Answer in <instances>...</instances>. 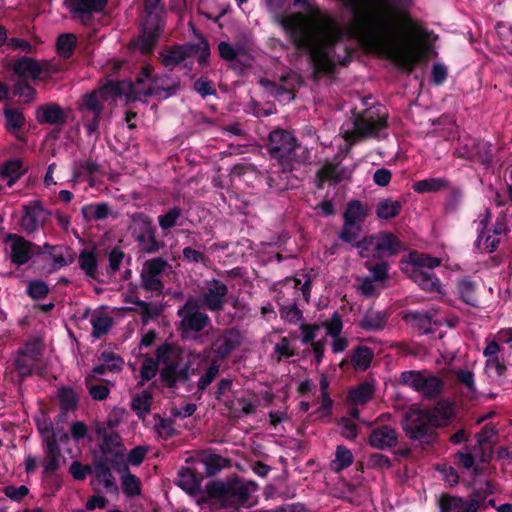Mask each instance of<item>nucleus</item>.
<instances>
[{
    "instance_id": "6",
    "label": "nucleus",
    "mask_w": 512,
    "mask_h": 512,
    "mask_svg": "<svg viewBox=\"0 0 512 512\" xmlns=\"http://www.w3.org/2000/svg\"><path fill=\"white\" fill-rule=\"evenodd\" d=\"M354 130L345 135L347 141H357L362 138H376L379 132L388 127V113L386 108L375 103L362 112L352 109Z\"/></svg>"
},
{
    "instance_id": "13",
    "label": "nucleus",
    "mask_w": 512,
    "mask_h": 512,
    "mask_svg": "<svg viewBox=\"0 0 512 512\" xmlns=\"http://www.w3.org/2000/svg\"><path fill=\"white\" fill-rule=\"evenodd\" d=\"M4 242L10 243V261L16 266L27 264L34 256L44 253L42 246L26 240L22 235L7 233Z\"/></svg>"
},
{
    "instance_id": "38",
    "label": "nucleus",
    "mask_w": 512,
    "mask_h": 512,
    "mask_svg": "<svg viewBox=\"0 0 512 512\" xmlns=\"http://www.w3.org/2000/svg\"><path fill=\"white\" fill-rule=\"evenodd\" d=\"M78 38L73 33H62L56 39V52L64 60L71 58L75 52Z\"/></svg>"
},
{
    "instance_id": "10",
    "label": "nucleus",
    "mask_w": 512,
    "mask_h": 512,
    "mask_svg": "<svg viewBox=\"0 0 512 512\" xmlns=\"http://www.w3.org/2000/svg\"><path fill=\"white\" fill-rule=\"evenodd\" d=\"M399 383L420 393L425 399H435L443 389V380L436 375H425L421 371L408 370L400 374Z\"/></svg>"
},
{
    "instance_id": "37",
    "label": "nucleus",
    "mask_w": 512,
    "mask_h": 512,
    "mask_svg": "<svg viewBox=\"0 0 512 512\" xmlns=\"http://www.w3.org/2000/svg\"><path fill=\"white\" fill-rule=\"evenodd\" d=\"M374 394V386L369 382H362L349 389L347 400L355 405H362L370 401Z\"/></svg>"
},
{
    "instance_id": "27",
    "label": "nucleus",
    "mask_w": 512,
    "mask_h": 512,
    "mask_svg": "<svg viewBox=\"0 0 512 512\" xmlns=\"http://www.w3.org/2000/svg\"><path fill=\"white\" fill-rule=\"evenodd\" d=\"M342 160L343 157L338 153L332 161L326 160L319 169L322 177L327 179L330 185H337L347 177V169L341 165Z\"/></svg>"
},
{
    "instance_id": "49",
    "label": "nucleus",
    "mask_w": 512,
    "mask_h": 512,
    "mask_svg": "<svg viewBox=\"0 0 512 512\" xmlns=\"http://www.w3.org/2000/svg\"><path fill=\"white\" fill-rule=\"evenodd\" d=\"M206 476H214L226 465V459L217 454H208L202 459Z\"/></svg>"
},
{
    "instance_id": "61",
    "label": "nucleus",
    "mask_w": 512,
    "mask_h": 512,
    "mask_svg": "<svg viewBox=\"0 0 512 512\" xmlns=\"http://www.w3.org/2000/svg\"><path fill=\"white\" fill-rule=\"evenodd\" d=\"M25 170L23 169L22 162L19 159L7 161L2 168V175L10 178L12 181L19 179Z\"/></svg>"
},
{
    "instance_id": "51",
    "label": "nucleus",
    "mask_w": 512,
    "mask_h": 512,
    "mask_svg": "<svg viewBox=\"0 0 512 512\" xmlns=\"http://www.w3.org/2000/svg\"><path fill=\"white\" fill-rule=\"evenodd\" d=\"M152 394L148 390L142 391L132 399L131 408L138 416L147 414L151 408Z\"/></svg>"
},
{
    "instance_id": "34",
    "label": "nucleus",
    "mask_w": 512,
    "mask_h": 512,
    "mask_svg": "<svg viewBox=\"0 0 512 512\" xmlns=\"http://www.w3.org/2000/svg\"><path fill=\"white\" fill-rule=\"evenodd\" d=\"M403 202L391 198L381 199L376 205V216L381 220L396 218L402 211Z\"/></svg>"
},
{
    "instance_id": "47",
    "label": "nucleus",
    "mask_w": 512,
    "mask_h": 512,
    "mask_svg": "<svg viewBox=\"0 0 512 512\" xmlns=\"http://www.w3.org/2000/svg\"><path fill=\"white\" fill-rule=\"evenodd\" d=\"M182 216V209L179 206H173L169 208L164 214L158 216L159 227L163 231H168L176 225H182L178 223V220Z\"/></svg>"
},
{
    "instance_id": "7",
    "label": "nucleus",
    "mask_w": 512,
    "mask_h": 512,
    "mask_svg": "<svg viewBox=\"0 0 512 512\" xmlns=\"http://www.w3.org/2000/svg\"><path fill=\"white\" fill-rule=\"evenodd\" d=\"M180 318L177 331L183 340H196L200 332L210 325L208 314L200 311L196 299H188L177 311Z\"/></svg>"
},
{
    "instance_id": "45",
    "label": "nucleus",
    "mask_w": 512,
    "mask_h": 512,
    "mask_svg": "<svg viewBox=\"0 0 512 512\" xmlns=\"http://www.w3.org/2000/svg\"><path fill=\"white\" fill-rule=\"evenodd\" d=\"M5 127L8 131H18L25 124V117L22 111L12 107H4Z\"/></svg>"
},
{
    "instance_id": "21",
    "label": "nucleus",
    "mask_w": 512,
    "mask_h": 512,
    "mask_svg": "<svg viewBox=\"0 0 512 512\" xmlns=\"http://www.w3.org/2000/svg\"><path fill=\"white\" fill-rule=\"evenodd\" d=\"M242 343V336L238 329H225L218 338L212 343V349L215 355L221 359H226Z\"/></svg>"
},
{
    "instance_id": "35",
    "label": "nucleus",
    "mask_w": 512,
    "mask_h": 512,
    "mask_svg": "<svg viewBox=\"0 0 512 512\" xmlns=\"http://www.w3.org/2000/svg\"><path fill=\"white\" fill-rule=\"evenodd\" d=\"M59 408L62 414L74 411L78 407L79 398L71 386H60L57 389Z\"/></svg>"
},
{
    "instance_id": "2",
    "label": "nucleus",
    "mask_w": 512,
    "mask_h": 512,
    "mask_svg": "<svg viewBox=\"0 0 512 512\" xmlns=\"http://www.w3.org/2000/svg\"><path fill=\"white\" fill-rule=\"evenodd\" d=\"M453 416V404L442 400L429 409L410 408L402 418L401 427L411 440H433L437 437L436 428L448 425Z\"/></svg>"
},
{
    "instance_id": "3",
    "label": "nucleus",
    "mask_w": 512,
    "mask_h": 512,
    "mask_svg": "<svg viewBox=\"0 0 512 512\" xmlns=\"http://www.w3.org/2000/svg\"><path fill=\"white\" fill-rule=\"evenodd\" d=\"M253 481H243L238 478L223 481H212L206 485L208 498L219 503L222 508L237 510L240 507L253 505L251 495L257 491Z\"/></svg>"
},
{
    "instance_id": "43",
    "label": "nucleus",
    "mask_w": 512,
    "mask_h": 512,
    "mask_svg": "<svg viewBox=\"0 0 512 512\" xmlns=\"http://www.w3.org/2000/svg\"><path fill=\"white\" fill-rule=\"evenodd\" d=\"M460 298L466 304L475 306L477 302V283L468 278L461 279L457 284Z\"/></svg>"
},
{
    "instance_id": "52",
    "label": "nucleus",
    "mask_w": 512,
    "mask_h": 512,
    "mask_svg": "<svg viewBox=\"0 0 512 512\" xmlns=\"http://www.w3.org/2000/svg\"><path fill=\"white\" fill-rule=\"evenodd\" d=\"M218 53L221 59L230 62L229 68L236 70L239 60L237 59L238 50L235 49L229 42L221 41L218 44Z\"/></svg>"
},
{
    "instance_id": "24",
    "label": "nucleus",
    "mask_w": 512,
    "mask_h": 512,
    "mask_svg": "<svg viewBox=\"0 0 512 512\" xmlns=\"http://www.w3.org/2000/svg\"><path fill=\"white\" fill-rule=\"evenodd\" d=\"M35 119L40 125L63 126L67 123V114L58 103L49 102L36 108Z\"/></svg>"
},
{
    "instance_id": "19",
    "label": "nucleus",
    "mask_w": 512,
    "mask_h": 512,
    "mask_svg": "<svg viewBox=\"0 0 512 512\" xmlns=\"http://www.w3.org/2000/svg\"><path fill=\"white\" fill-rule=\"evenodd\" d=\"M196 56L193 42L166 46L159 53L162 65L172 71L186 59Z\"/></svg>"
},
{
    "instance_id": "16",
    "label": "nucleus",
    "mask_w": 512,
    "mask_h": 512,
    "mask_svg": "<svg viewBox=\"0 0 512 512\" xmlns=\"http://www.w3.org/2000/svg\"><path fill=\"white\" fill-rule=\"evenodd\" d=\"M50 213L43 207L40 201L23 206V214L18 225L19 231L27 236H32L44 226Z\"/></svg>"
},
{
    "instance_id": "46",
    "label": "nucleus",
    "mask_w": 512,
    "mask_h": 512,
    "mask_svg": "<svg viewBox=\"0 0 512 512\" xmlns=\"http://www.w3.org/2000/svg\"><path fill=\"white\" fill-rule=\"evenodd\" d=\"M160 35L154 32L147 31L145 29H141V33L134 42L135 47L143 54H150Z\"/></svg>"
},
{
    "instance_id": "39",
    "label": "nucleus",
    "mask_w": 512,
    "mask_h": 512,
    "mask_svg": "<svg viewBox=\"0 0 512 512\" xmlns=\"http://www.w3.org/2000/svg\"><path fill=\"white\" fill-rule=\"evenodd\" d=\"M78 264L87 277L98 279V259L94 251L83 249L79 254Z\"/></svg>"
},
{
    "instance_id": "14",
    "label": "nucleus",
    "mask_w": 512,
    "mask_h": 512,
    "mask_svg": "<svg viewBox=\"0 0 512 512\" xmlns=\"http://www.w3.org/2000/svg\"><path fill=\"white\" fill-rule=\"evenodd\" d=\"M109 0H65L64 4L69 9L71 19L81 23L85 27L94 24L95 14L102 13Z\"/></svg>"
},
{
    "instance_id": "50",
    "label": "nucleus",
    "mask_w": 512,
    "mask_h": 512,
    "mask_svg": "<svg viewBox=\"0 0 512 512\" xmlns=\"http://www.w3.org/2000/svg\"><path fill=\"white\" fill-rule=\"evenodd\" d=\"M353 454L344 445H338L335 453V460L333 461L334 471L340 472L353 463Z\"/></svg>"
},
{
    "instance_id": "59",
    "label": "nucleus",
    "mask_w": 512,
    "mask_h": 512,
    "mask_svg": "<svg viewBox=\"0 0 512 512\" xmlns=\"http://www.w3.org/2000/svg\"><path fill=\"white\" fill-rule=\"evenodd\" d=\"M26 293L32 299L40 300L48 295L49 287L42 280H32L28 283Z\"/></svg>"
},
{
    "instance_id": "28",
    "label": "nucleus",
    "mask_w": 512,
    "mask_h": 512,
    "mask_svg": "<svg viewBox=\"0 0 512 512\" xmlns=\"http://www.w3.org/2000/svg\"><path fill=\"white\" fill-rule=\"evenodd\" d=\"M145 17L142 24V29L161 35L165 27L166 12L162 5L156 9H149L144 6Z\"/></svg>"
},
{
    "instance_id": "30",
    "label": "nucleus",
    "mask_w": 512,
    "mask_h": 512,
    "mask_svg": "<svg viewBox=\"0 0 512 512\" xmlns=\"http://www.w3.org/2000/svg\"><path fill=\"white\" fill-rule=\"evenodd\" d=\"M94 472L96 478L103 482L106 490L117 491L115 478L109 467L108 457H94Z\"/></svg>"
},
{
    "instance_id": "1",
    "label": "nucleus",
    "mask_w": 512,
    "mask_h": 512,
    "mask_svg": "<svg viewBox=\"0 0 512 512\" xmlns=\"http://www.w3.org/2000/svg\"><path fill=\"white\" fill-rule=\"evenodd\" d=\"M350 10L351 20L344 29L330 14L320 15L312 27L302 12L280 19V25L294 47L309 55L314 73L330 75L336 64L348 65L355 48L345 44L344 37L356 40L361 46L378 52L412 72L421 61L419 52L402 47L401 23L410 20L408 8L412 0H340Z\"/></svg>"
},
{
    "instance_id": "31",
    "label": "nucleus",
    "mask_w": 512,
    "mask_h": 512,
    "mask_svg": "<svg viewBox=\"0 0 512 512\" xmlns=\"http://www.w3.org/2000/svg\"><path fill=\"white\" fill-rule=\"evenodd\" d=\"M411 279L426 292H438L440 288L439 279L432 271H425L419 268H413Z\"/></svg>"
},
{
    "instance_id": "41",
    "label": "nucleus",
    "mask_w": 512,
    "mask_h": 512,
    "mask_svg": "<svg viewBox=\"0 0 512 512\" xmlns=\"http://www.w3.org/2000/svg\"><path fill=\"white\" fill-rule=\"evenodd\" d=\"M90 323L92 325L91 335L99 339L109 332L113 324V319L107 314L98 313L91 316Z\"/></svg>"
},
{
    "instance_id": "55",
    "label": "nucleus",
    "mask_w": 512,
    "mask_h": 512,
    "mask_svg": "<svg viewBox=\"0 0 512 512\" xmlns=\"http://www.w3.org/2000/svg\"><path fill=\"white\" fill-rule=\"evenodd\" d=\"M140 281L141 287L147 292H155L156 294H161L164 289L163 282L157 276L141 272Z\"/></svg>"
},
{
    "instance_id": "8",
    "label": "nucleus",
    "mask_w": 512,
    "mask_h": 512,
    "mask_svg": "<svg viewBox=\"0 0 512 512\" xmlns=\"http://www.w3.org/2000/svg\"><path fill=\"white\" fill-rule=\"evenodd\" d=\"M12 70L19 79L46 81L61 71V66L50 60H37L29 56H22L12 64Z\"/></svg>"
},
{
    "instance_id": "58",
    "label": "nucleus",
    "mask_w": 512,
    "mask_h": 512,
    "mask_svg": "<svg viewBox=\"0 0 512 512\" xmlns=\"http://www.w3.org/2000/svg\"><path fill=\"white\" fill-rule=\"evenodd\" d=\"M42 250L44 251V253L45 252L49 253V255L53 261L52 270H57L61 267L66 266L65 253H64L63 248L58 247V246H52L48 243H45L42 246Z\"/></svg>"
},
{
    "instance_id": "23",
    "label": "nucleus",
    "mask_w": 512,
    "mask_h": 512,
    "mask_svg": "<svg viewBox=\"0 0 512 512\" xmlns=\"http://www.w3.org/2000/svg\"><path fill=\"white\" fill-rule=\"evenodd\" d=\"M437 310H408L404 313L402 319L417 329L419 334L425 335L433 332L432 325L436 324L434 317Z\"/></svg>"
},
{
    "instance_id": "26",
    "label": "nucleus",
    "mask_w": 512,
    "mask_h": 512,
    "mask_svg": "<svg viewBox=\"0 0 512 512\" xmlns=\"http://www.w3.org/2000/svg\"><path fill=\"white\" fill-rule=\"evenodd\" d=\"M45 457L42 462L43 475H52L60 468L61 450L57 443V437L54 432L45 438L43 444Z\"/></svg>"
},
{
    "instance_id": "63",
    "label": "nucleus",
    "mask_w": 512,
    "mask_h": 512,
    "mask_svg": "<svg viewBox=\"0 0 512 512\" xmlns=\"http://www.w3.org/2000/svg\"><path fill=\"white\" fill-rule=\"evenodd\" d=\"M193 89L202 98H206L208 96L217 94V90L214 87L213 82L205 76H201L197 80H195V82L193 83Z\"/></svg>"
},
{
    "instance_id": "15",
    "label": "nucleus",
    "mask_w": 512,
    "mask_h": 512,
    "mask_svg": "<svg viewBox=\"0 0 512 512\" xmlns=\"http://www.w3.org/2000/svg\"><path fill=\"white\" fill-rule=\"evenodd\" d=\"M228 286L219 279L212 278L207 281V287L197 300L200 307L210 312L224 310L228 297Z\"/></svg>"
},
{
    "instance_id": "56",
    "label": "nucleus",
    "mask_w": 512,
    "mask_h": 512,
    "mask_svg": "<svg viewBox=\"0 0 512 512\" xmlns=\"http://www.w3.org/2000/svg\"><path fill=\"white\" fill-rule=\"evenodd\" d=\"M178 477V485L186 490H193L199 484L194 471L189 467H182L178 472Z\"/></svg>"
},
{
    "instance_id": "4",
    "label": "nucleus",
    "mask_w": 512,
    "mask_h": 512,
    "mask_svg": "<svg viewBox=\"0 0 512 512\" xmlns=\"http://www.w3.org/2000/svg\"><path fill=\"white\" fill-rule=\"evenodd\" d=\"M155 357L161 365L160 380L166 387L177 389L179 383L189 380L190 366L184 362V351L178 344L163 342L156 348Z\"/></svg>"
},
{
    "instance_id": "32",
    "label": "nucleus",
    "mask_w": 512,
    "mask_h": 512,
    "mask_svg": "<svg viewBox=\"0 0 512 512\" xmlns=\"http://www.w3.org/2000/svg\"><path fill=\"white\" fill-rule=\"evenodd\" d=\"M388 318L385 311L369 309L360 320L359 327L365 331H379L386 326Z\"/></svg>"
},
{
    "instance_id": "12",
    "label": "nucleus",
    "mask_w": 512,
    "mask_h": 512,
    "mask_svg": "<svg viewBox=\"0 0 512 512\" xmlns=\"http://www.w3.org/2000/svg\"><path fill=\"white\" fill-rule=\"evenodd\" d=\"M499 440L498 431L493 423H487L482 427V464L490 462L491 460L501 461L503 465H508L512 462V450L506 447H499L494 450L495 445Z\"/></svg>"
},
{
    "instance_id": "62",
    "label": "nucleus",
    "mask_w": 512,
    "mask_h": 512,
    "mask_svg": "<svg viewBox=\"0 0 512 512\" xmlns=\"http://www.w3.org/2000/svg\"><path fill=\"white\" fill-rule=\"evenodd\" d=\"M361 230L362 226L360 224H354V226H346V224L343 223L342 229L339 233V239L354 247L355 243L358 241Z\"/></svg>"
},
{
    "instance_id": "22",
    "label": "nucleus",
    "mask_w": 512,
    "mask_h": 512,
    "mask_svg": "<svg viewBox=\"0 0 512 512\" xmlns=\"http://www.w3.org/2000/svg\"><path fill=\"white\" fill-rule=\"evenodd\" d=\"M439 512H477L480 500L463 499L448 493H442L437 501Z\"/></svg>"
},
{
    "instance_id": "25",
    "label": "nucleus",
    "mask_w": 512,
    "mask_h": 512,
    "mask_svg": "<svg viewBox=\"0 0 512 512\" xmlns=\"http://www.w3.org/2000/svg\"><path fill=\"white\" fill-rule=\"evenodd\" d=\"M368 444L374 449L388 450L398 444V434L391 426L381 425L371 430Z\"/></svg>"
},
{
    "instance_id": "33",
    "label": "nucleus",
    "mask_w": 512,
    "mask_h": 512,
    "mask_svg": "<svg viewBox=\"0 0 512 512\" xmlns=\"http://www.w3.org/2000/svg\"><path fill=\"white\" fill-rule=\"evenodd\" d=\"M112 213L111 207L107 202L87 204L81 208V214L88 223L92 221L104 220Z\"/></svg>"
},
{
    "instance_id": "20",
    "label": "nucleus",
    "mask_w": 512,
    "mask_h": 512,
    "mask_svg": "<svg viewBox=\"0 0 512 512\" xmlns=\"http://www.w3.org/2000/svg\"><path fill=\"white\" fill-rule=\"evenodd\" d=\"M405 249L404 243L393 232L380 231L377 233V243L372 258L375 260H383L388 257L396 256Z\"/></svg>"
},
{
    "instance_id": "29",
    "label": "nucleus",
    "mask_w": 512,
    "mask_h": 512,
    "mask_svg": "<svg viewBox=\"0 0 512 512\" xmlns=\"http://www.w3.org/2000/svg\"><path fill=\"white\" fill-rule=\"evenodd\" d=\"M367 216L368 208L363 205L360 200L353 199L347 203L343 213V223H345L346 226H354V224H360L362 226Z\"/></svg>"
},
{
    "instance_id": "40",
    "label": "nucleus",
    "mask_w": 512,
    "mask_h": 512,
    "mask_svg": "<svg viewBox=\"0 0 512 512\" xmlns=\"http://www.w3.org/2000/svg\"><path fill=\"white\" fill-rule=\"evenodd\" d=\"M447 187L448 181L445 178L441 177L422 179L414 182V184L412 185V189L419 194L438 192Z\"/></svg>"
},
{
    "instance_id": "5",
    "label": "nucleus",
    "mask_w": 512,
    "mask_h": 512,
    "mask_svg": "<svg viewBox=\"0 0 512 512\" xmlns=\"http://www.w3.org/2000/svg\"><path fill=\"white\" fill-rule=\"evenodd\" d=\"M267 147L271 157L279 162L285 172L292 171L295 164H300L308 155L292 133L281 129L270 132Z\"/></svg>"
},
{
    "instance_id": "9",
    "label": "nucleus",
    "mask_w": 512,
    "mask_h": 512,
    "mask_svg": "<svg viewBox=\"0 0 512 512\" xmlns=\"http://www.w3.org/2000/svg\"><path fill=\"white\" fill-rule=\"evenodd\" d=\"M43 349L37 339L28 340L20 347L14 359V368L21 380L33 374H42Z\"/></svg>"
},
{
    "instance_id": "57",
    "label": "nucleus",
    "mask_w": 512,
    "mask_h": 512,
    "mask_svg": "<svg viewBox=\"0 0 512 512\" xmlns=\"http://www.w3.org/2000/svg\"><path fill=\"white\" fill-rule=\"evenodd\" d=\"M377 243V233L364 236L362 239L355 243L354 247L359 250V256L366 258L369 253H375V247Z\"/></svg>"
},
{
    "instance_id": "42",
    "label": "nucleus",
    "mask_w": 512,
    "mask_h": 512,
    "mask_svg": "<svg viewBox=\"0 0 512 512\" xmlns=\"http://www.w3.org/2000/svg\"><path fill=\"white\" fill-rule=\"evenodd\" d=\"M102 167L94 160L78 161L74 162L72 169V176L74 180L82 178L83 176H93L95 174H101Z\"/></svg>"
},
{
    "instance_id": "44",
    "label": "nucleus",
    "mask_w": 512,
    "mask_h": 512,
    "mask_svg": "<svg viewBox=\"0 0 512 512\" xmlns=\"http://www.w3.org/2000/svg\"><path fill=\"white\" fill-rule=\"evenodd\" d=\"M409 262L413 265V268L431 271L433 268L440 265L441 260L437 257L412 251L409 253Z\"/></svg>"
},
{
    "instance_id": "11",
    "label": "nucleus",
    "mask_w": 512,
    "mask_h": 512,
    "mask_svg": "<svg viewBox=\"0 0 512 512\" xmlns=\"http://www.w3.org/2000/svg\"><path fill=\"white\" fill-rule=\"evenodd\" d=\"M105 101L106 95H103V91L98 89L84 94L81 98L79 111L89 136L95 134L99 129Z\"/></svg>"
},
{
    "instance_id": "54",
    "label": "nucleus",
    "mask_w": 512,
    "mask_h": 512,
    "mask_svg": "<svg viewBox=\"0 0 512 512\" xmlns=\"http://www.w3.org/2000/svg\"><path fill=\"white\" fill-rule=\"evenodd\" d=\"M122 490L128 497H135L141 493L140 480L129 471L122 477Z\"/></svg>"
},
{
    "instance_id": "60",
    "label": "nucleus",
    "mask_w": 512,
    "mask_h": 512,
    "mask_svg": "<svg viewBox=\"0 0 512 512\" xmlns=\"http://www.w3.org/2000/svg\"><path fill=\"white\" fill-rule=\"evenodd\" d=\"M125 258V253L119 247H114L108 254L109 266L107 269L108 276H114L119 270L121 263Z\"/></svg>"
},
{
    "instance_id": "18",
    "label": "nucleus",
    "mask_w": 512,
    "mask_h": 512,
    "mask_svg": "<svg viewBox=\"0 0 512 512\" xmlns=\"http://www.w3.org/2000/svg\"><path fill=\"white\" fill-rule=\"evenodd\" d=\"M180 89V79L178 77H172L169 74H156L152 80V83L143 90L144 96H155L159 100H166L174 95Z\"/></svg>"
},
{
    "instance_id": "64",
    "label": "nucleus",
    "mask_w": 512,
    "mask_h": 512,
    "mask_svg": "<svg viewBox=\"0 0 512 512\" xmlns=\"http://www.w3.org/2000/svg\"><path fill=\"white\" fill-rule=\"evenodd\" d=\"M99 360L103 361L110 372H119L122 370L124 360L118 354L111 351H103L99 357Z\"/></svg>"
},
{
    "instance_id": "17",
    "label": "nucleus",
    "mask_w": 512,
    "mask_h": 512,
    "mask_svg": "<svg viewBox=\"0 0 512 512\" xmlns=\"http://www.w3.org/2000/svg\"><path fill=\"white\" fill-rule=\"evenodd\" d=\"M139 233L135 236L136 242L141 245L142 251L147 254L157 253L165 246L162 240L156 238L157 229L152 219L144 214L139 215Z\"/></svg>"
},
{
    "instance_id": "48",
    "label": "nucleus",
    "mask_w": 512,
    "mask_h": 512,
    "mask_svg": "<svg viewBox=\"0 0 512 512\" xmlns=\"http://www.w3.org/2000/svg\"><path fill=\"white\" fill-rule=\"evenodd\" d=\"M12 92L14 96L22 98L24 103L32 102L37 94L36 89L25 79H18L13 85Z\"/></svg>"
},
{
    "instance_id": "36",
    "label": "nucleus",
    "mask_w": 512,
    "mask_h": 512,
    "mask_svg": "<svg viewBox=\"0 0 512 512\" xmlns=\"http://www.w3.org/2000/svg\"><path fill=\"white\" fill-rule=\"evenodd\" d=\"M374 358L373 350L365 345H358L354 348L350 357V363L356 370H367Z\"/></svg>"
},
{
    "instance_id": "53",
    "label": "nucleus",
    "mask_w": 512,
    "mask_h": 512,
    "mask_svg": "<svg viewBox=\"0 0 512 512\" xmlns=\"http://www.w3.org/2000/svg\"><path fill=\"white\" fill-rule=\"evenodd\" d=\"M168 267H170V265L164 258L156 257L145 261L141 272L160 278Z\"/></svg>"
}]
</instances>
